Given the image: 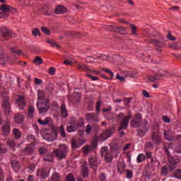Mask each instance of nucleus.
<instances>
[{
  "label": "nucleus",
  "mask_w": 181,
  "mask_h": 181,
  "mask_svg": "<svg viewBox=\"0 0 181 181\" xmlns=\"http://www.w3.org/2000/svg\"><path fill=\"white\" fill-rule=\"evenodd\" d=\"M66 36L69 37V39H77L81 36V33L80 32H74V31H69L66 33Z\"/></svg>",
  "instance_id": "nucleus-16"
},
{
  "label": "nucleus",
  "mask_w": 181,
  "mask_h": 181,
  "mask_svg": "<svg viewBox=\"0 0 181 181\" xmlns=\"http://www.w3.org/2000/svg\"><path fill=\"white\" fill-rule=\"evenodd\" d=\"M32 34L35 37H37V36H42L40 30H39L37 28H35L32 30Z\"/></svg>",
  "instance_id": "nucleus-43"
},
{
  "label": "nucleus",
  "mask_w": 181,
  "mask_h": 181,
  "mask_svg": "<svg viewBox=\"0 0 181 181\" xmlns=\"http://www.w3.org/2000/svg\"><path fill=\"white\" fill-rule=\"evenodd\" d=\"M37 122L40 123V125H49V124H52V119L49 117H47L45 120L39 119Z\"/></svg>",
  "instance_id": "nucleus-28"
},
{
  "label": "nucleus",
  "mask_w": 181,
  "mask_h": 181,
  "mask_svg": "<svg viewBox=\"0 0 181 181\" xmlns=\"http://www.w3.org/2000/svg\"><path fill=\"white\" fill-rule=\"evenodd\" d=\"M114 28H115L114 25H105L103 27L107 32H114Z\"/></svg>",
  "instance_id": "nucleus-58"
},
{
  "label": "nucleus",
  "mask_w": 181,
  "mask_h": 181,
  "mask_svg": "<svg viewBox=\"0 0 181 181\" xmlns=\"http://www.w3.org/2000/svg\"><path fill=\"white\" fill-rule=\"evenodd\" d=\"M11 53H13L14 54H18V56H22L23 54V52L21 49H17L16 48L11 47L10 49Z\"/></svg>",
  "instance_id": "nucleus-41"
},
{
  "label": "nucleus",
  "mask_w": 181,
  "mask_h": 181,
  "mask_svg": "<svg viewBox=\"0 0 181 181\" xmlns=\"http://www.w3.org/2000/svg\"><path fill=\"white\" fill-rule=\"evenodd\" d=\"M35 152V146L29 145L26 146L23 151L22 153L23 155H27L28 156L32 155Z\"/></svg>",
  "instance_id": "nucleus-14"
},
{
  "label": "nucleus",
  "mask_w": 181,
  "mask_h": 181,
  "mask_svg": "<svg viewBox=\"0 0 181 181\" xmlns=\"http://www.w3.org/2000/svg\"><path fill=\"white\" fill-rule=\"evenodd\" d=\"M128 119H123L119 124V131L128 128Z\"/></svg>",
  "instance_id": "nucleus-20"
},
{
  "label": "nucleus",
  "mask_w": 181,
  "mask_h": 181,
  "mask_svg": "<svg viewBox=\"0 0 181 181\" xmlns=\"http://www.w3.org/2000/svg\"><path fill=\"white\" fill-rule=\"evenodd\" d=\"M116 79L119 80L121 83H124L125 81V77L119 76V74L116 75Z\"/></svg>",
  "instance_id": "nucleus-62"
},
{
  "label": "nucleus",
  "mask_w": 181,
  "mask_h": 181,
  "mask_svg": "<svg viewBox=\"0 0 181 181\" xmlns=\"http://www.w3.org/2000/svg\"><path fill=\"white\" fill-rule=\"evenodd\" d=\"M33 63L35 64H38V66H40L43 63V59L39 56L35 57V59L33 60Z\"/></svg>",
  "instance_id": "nucleus-44"
},
{
  "label": "nucleus",
  "mask_w": 181,
  "mask_h": 181,
  "mask_svg": "<svg viewBox=\"0 0 181 181\" xmlns=\"http://www.w3.org/2000/svg\"><path fill=\"white\" fill-rule=\"evenodd\" d=\"M65 181H76V178L73 174L69 173L65 177Z\"/></svg>",
  "instance_id": "nucleus-46"
},
{
  "label": "nucleus",
  "mask_w": 181,
  "mask_h": 181,
  "mask_svg": "<svg viewBox=\"0 0 181 181\" xmlns=\"http://www.w3.org/2000/svg\"><path fill=\"white\" fill-rule=\"evenodd\" d=\"M10 163L11 165L12 168L15 172L18 173L19 170H21V164L19 163V161H18V158L16 156L13 155L11 160Z\"/></svg>",
  "instance_id": "nucleus-8"
},
{
  "label": "nucleus",
  "mask_w": 181,
  "mask_h": 181,
  "mask_svg": "<svg viewBox=\"0 0 181 181\" xmlns=\"http://www.w3.org/2000/svg\"><path fill=\"white\" fill-rule=\"evenodd\" d=\"M40 11H42L44 15L50 16L52 13H53V8H52V6L47 3H45L40 6Z\"/></svg>",
  "instance_id": "nucleus-9"
},
{
  "label": "nucleus",
  "mask_w": 181,
  "mask_h": 181,
  "mask_svg": "<svg viewBox=\"0 0 181 181\" xmlns=\"http://www.w3.org/2000/svg\"><path fill=\"white\" fill-rule=\"evenodd\" d=\"M88 163L91 168H93V166H97V158L90 157L88 160Z\"/></svg>",
  "instance_id": "nucleus-38"
},
{
  "label": "nucleus",
  "mask_w": 181,
  "mask_h": 181,
  "mask_svg": "<svg viewBox=\"0 0 181 181\" xmlns=\"http://www.w3.org/2000/svg\"><path fill=\"white\" fill-rule=\"evenodd\" d=\"M164 139H166V141H169V142H172V141H176V136L173 135H169L168 134L167 131L164 132Z\"/></svg>",
  "instance_id": "nucleus-24"
},
{
  "label": "nucleus",
  "mask_w": 181,
  "mask_h": 181,
  "mask_svg": "<svg viewBox=\"0 0 181 181\" xmlns=\"http://www.w3.org/2000/svg\"><path fill=\"white\" fill-rule=\"evenodd\" d=\"M147 132H148V127H144L143 129H139L137 130V134L139 136H141V138H142V136H145Z\"/></svg>",
  "instance_id": "nucleus-27"
},
{
  "label": "nucleus",
  "mask_w": 181,
  "mask_h": 181,
  "mask_svg": "<svg viewBox=\"0 0 181 181\" xmlns=\"http://www.w3.org/2000/svg\"><path fill=\"white\" fill-rule=\"evenodd\" d=\"M0 61L2 62V65L5 66V63L11 62V58L9 57L4 54V53L0 52Z\"/></svg>",
  "instance_id": "nucleus-22"
},
{
  "label": "nucleus",
  "mask_w": 181,
  "mask_h": 181,
  "mask_svg": "<svg viewBox=\"0 0 181 181\" xmlns=\"http://www.w3.org/2000/svg\"><path fill=\"white\" fill-rule=\"evenodd\" d=\"M16 101L18 105H23V106L26 105V103H25V97H23V95H19Z\"/></svg>",
  "instance_id": "nucleus-35"
},
{
  "label": "nucleus",
  "mask_w": 181,
  "mask_h": 181,
  "mask_svg": "<svg viewBox=\"0 0 181 181\" xmlns=\"http://www.w3.org/2000/svg\"><path fill=\"white\" fill-rule=\"evenodd\" d=\"M158 36H160L159 38L151 39L147 42V43H151L152 45H154L157 52H159V53H162V48L166 46V44H165V42H166V40H165V37H163V36L160 35L159 34Z\"/></svg>",
  "instance_id": "nucleus-4"
},
{
  "label": "nucleus",
  "mask_w": 181,
  "mask_h": 181,
  "mask_svg": "<svg viewBox=\"0 0 181 181\" xmlns=\"http://www.w3.org/2000/svg\"><path fill=\"white\" fill-rule=\"evenodd\" d=\"M14 120L17 124H22V122H23L24 118L22 115L16 114L14 117Z\"/></svg>",
  "instance_id": "nucleus-30"
},
{
  "label": "nucleus",
  "mask_w": 181,
  "mask_h": 181,
  "mask_svg": "<svg viewBox=\"0 0 181 181\" xmlns=\"http://www.w3.org/2000/svg\"><path fill=\"white\" fill-rule=\"evenodd\" d=\"M59 134L63 136V138H66V132L64 131V126H61L59 127Z\"/></svg>",
  "instance_id": "nucleus-61"
},
{
  "label": "nucleus",
  "mask_w": 181,
  "mask_h": 181,
  "mask_svg": "<svg viewBox=\"0 0 181 181\" xmlns=\"http://www.w3.org/2000/svg\"><path fill=\"white\" fill-rule=\"evenodd\" d=\"M7 145H8L10 148H15V146H16V143H15V140L13 139H8L7 140Z\"/></svg>",
  "instance_id": "nucleus-50"
},
{
  "label": "nucleus",
  "mask_w": 181,
  "mask_h": 181,
  "mask_svg": "<svg viewBox=\"0 0 181 181\" xmlns=\"http://www.w3.org/2000/svg\"><path fill=\"white\" fill-rule=\"evenodd\" d=\"M49 171L47 170H42L40 173V176L42 179H46V177H49Z\"/></svg>",
  "instance_id": "nucleus-42"
},
{
  "label": "nucleus",
  "mask_w": 181,
  "mask_h": 181,
  "mask_svg": "<svg viewBox=\"0 0 181 181\" xmlns=\"http://www.w3.org/2000/svg\"><path fill=\"white\" fill-rule=\"evenodd\" d=\"M46 42L48 43L49 45H51V46L52 47H57V49H60V47H62V46L59 45V44H57V42H56L53 40H47Z\"/></svg>",
  "instance_id": "nucleus-39"
},
{
  "label": "nucleus",
  "mask_w": 181,
  "mask_h": 181,
  "mask_svg": "<svg viewBox=\"0 0 181 181\" xmlns=\"http://www.w3.org/2000/svg\"><path fill=\"white\" fill-rule=\"evenodd\" d=\"M134 176V173L131 170H126V177L127 179H131Z\"/></svg>",
  "instance_id": "nucleus-60"
},
{
  "label": "nucleus",
  "mask_w": 181,
  "mask_h": 181,
  "mask_svg": "<svg viewBox=\"0 0 181 181\" xmlns=\"http://www.w3.org/2000/svg\"><path fill=\"white\" fill-rule=\"evenodd\" d=\"M173 175L174 177H176V179H181V169L178 168L175 170Z\"/></svg>",
  "instance_id": "nucleus-45"
},
{
  "label": "nucleus",
  "mask_w": 181,
  "mask_h": 181,
  "mask_svg": "<svg viewBox=\"0 0 181 181\" xmlns=\"http://www.w3.org/2000/svg\"><path fill=\"white\" fill-rule=\"evenodd\" d=\"M37 108L40 114H45V112H47V111H49L50 104H49V101L47 100L37 101Z\"/></svg>",
  "instance_id": "nucleus-6"
},
{
  "label": "nucleus",
  "mask_w": 181,
  "mask_h": 181,
  "mask_svg": "<svg viewBox=\"0 0 181 181\" xmlns=\"http://www.w3.org/2000/svg\"><path fill=\"white\" fill-rule=\"evenodd\" d=\"M61 115L63 118H67L69 117V112H67V109L66 108V104L62 103L60 107Z\"/></svg>",
  "instance_id": "nucleus-17"
},
{
  "label": "nucleus",
  "mask_w": 181,
  "mask_h": 181,
  "mask_svg": "<svg viewBox=\"0 0 181 181\" xmlns=\"http://www.w3.org/2000/svg\"><path fill=\"white\" fill-rule=\"evenodd\" d=\"M80 146H81V144H80L79 143L76 142V141L74 140L71 142L72 149H78V148H80Z\"/></svg>",
  "instance_id": "nucleus-54"
},
{
  "label": "nucleus",
  "mask_w": 181,
  "mask_h": 181,
  "mask_svg": "<svg viewBox=\"0 0 181 181\" xmlns=\"http://www.w3.org/2000/svg\"><path fill=\"white\" fill-rule=\"evenodd\" d=\"M146 159V156L144 153H141L137 157V161L139 163H141V162H144Z\"/></svg>",
  "instance_id": "nucleus-48"
},
{
  "label": "nucleus",
  "mask_w": 181,
  "mask_h": 181,
  "mask_svg": "<svg viewBox=\"0 0 181 181\" xmlns=\"http://www.w3.org/2000/svg\"><path fill=\"white\" fill-rule=\"evenodd\" d=\"M163 151L167 156V166L169 168V170L170 173L173 172L175 169H176L177 165L180 163L181 159L179 157H173L170 154V151H169V148L164 146Z\"/></svg>",
  "instance_id": "nucleus-1"
},
{
  "label": "nucleus",
  "mask_w": 181,
  "mask_h": 181,
  "mask_svg": "<svg viewBox=\"0 0 181 181\" xmlns=\"http://www.w3.org/2000/svg\"><path fill=\"white\" fill-rule=\"evenodd\" d=\"M52 153L55 155L58 160H63L67 157V153H69V146L66 144H60L59 148L54 149Z\"/></svg>",
  "instance_id": "nucleus-2"
},
{
  "label": "nucleus",
  "mask_w": 181,
  "mask_h": 181,
  "mask_svg": "<svg viewBox=\"0 0 181 181\" xmlns=\"http://www.w3.org/2000/svg\"><path fill=\"white\" fill-rule=\"evenodd\" d=\"M115 127H112L106 130H104L99 136L98 139L101 141V142H104V141H107L108 138H111L112 135H114V132H115Z\"/></svg>",
  "instance_id": "nucleus-5"
},
{
  "label": "nucleus",
  "mask_w": 181,
  "mask_h": 181,
  "mask_svg": "<svg viewBox=\"0 0 181 181\" xmlns=\"http://www.w3.org/2000/svg\"><path fill=\"white\" fill-rule=\"evenodd\" d=\"M47 150L46 149V147L45 146H41L39 148V153L42 156V155H45L46 153V151Z\"/></svg>",
  "instance_id": "nucleus-59"
},
{
  "label": "nucleus",
  "mask_w": 181,
  "mask_h": 181,
  "mask_svg": "<svg viewBox=\"0 0 181 181\" xmlns=\"http://www.w3.org/2000/svg\"><path fill=\"white\" fill-rule=\"evenodd\" d=\"M0 40L1 42H5V40H8L9 37H12L13 35V32L8 30L6 28H1L0 29Z\"/></svg>",
  "instance_id": "nucleus-7"
},
{
  "label": "nucleus",
  "mask_w": 181,
  "mask_h": 181,
  "mask_svg": "<svg viewBox=\"0 0 181 181\" xmlns=\"http://www.w3.org/2000/svg\"><path fill=\"white\" fill-rule=\"evenodd\" d=\"M92 148L95 149L97 148V146H98V140L97 139V138H95L93 139L92 141V144L90 145Z\"/></svg>",
  "instance_id": "nucleus-51"
},
{
  "label": "nucleus",
  "mask_w": 181,
  "mask_h": 181,
  "mask_svg": "<svg viewBox=\"0 0 181 181\" xmlns=\"http://www.w3.org/2000/svg\"><path fill=\"white\" fill-rule=\"evenodd\" d=\"M93 151H94V148H93V147L90 146V145H87L83 147V153L85 155H88V153L93 152Z\"/></svg>",
  "instance_id": "nucleus-33"
},
{
  "label": "nucleus",
  "mask_w": 181,
  "mask_h": 181,
  "mask_svg": "<svg viewBox=\"0 0 181 181\" xmlns=\"http://www.w3.org/2000/svg\"><path fill=\"white\" fill-rule=\"evenodd\" d=\"M82 175L84 179L88 177V167L86 165L82 166Z\"/></svg>",
  "instance_id": "nucleus-36"
},
{
  "label": "nucleus",
  "mask_w": 181,
  "mask_h": 181,
  "mask_svg": "<svg viewBox=\"0 0 181 181\" xmlns=\"http://www.w3.org/2000/svg\"><path fill=\"white\" fill-rule=\"evenodd\" d=\"M49 74L51 76L54 75V73H56V68L54 67H50L48 71Z\"/></svg>",
  "instance_id": "nucleus-64"
},
{
  "label": "nucleus",
  "mask_w": 181,
  "mask_h": 181,
  "mask_svg": "<svg viewBox=\"0 0 181 181\" xmlns=\"http://www.w3.org/2000/svg\"><path fill=\"white\" fill-rule=\"evenodd\" d=\"M67 12V8L63 6H59L55 8V13L61 14L66 13Z\"/></svg>",
  "instance_id": "nucleus-23"
},
{
  "label": "nucleus",
  "mask_w": 181,
  "mask_h": 181,
  "mask_svg": "<svg viewBox=\"0 0 181 181\" xmlns=\"http://www.w3.org/2000/svg\"><path fill=\"white\" fill-rule=\"evenodd\" d=\"M35 114V107L30 106L28 108V117H32Z\"/></svg>",
  "instance_id": "nucleus-57"
},
{
  "label": "nucleus",
  "mask_w": 181,
  "mask_h": 181,
  "mask_svg": "<svg viewBox=\"0 0 181 181\" xmlns=\"http://www.w3.org/2000/svg\"><path fill=\"white\" fill-rule=\"evenodd\" d=\"M169 172H170V170H169L168 165H164L161 168V175H163V176H168Z\"/></svg>",
  "instance_id": "nucleus-32"
},
{
  "label": "nucleus",
  "mask_w": 181,
  "mask_h": 181,
  "mask_svg": "<svg viewBox=\"0 0 181 181\" xmlns=\"http://www.w3.org/2000/svg\"><path fill=\"white\" fill-rule=\"evenodd\" d=\"M0 100H1V109L6 114L11 112V103H9V96L5 92L0 93Z\"/></svg>",
  "instance_id": "nucleus-3"
},
{
  "label": "nucleus",
  "mask_w": 181,
  "mask_h": 181,
  "mask_svg": "<svg viewBox=\"0 0 181 181\" xmlns=\"http://www.w3.org/2000/svg\"><path fill=\"white\" fill-rule=\"evenodd\" d=\"M91 131L93 133L98 132V131H100V126H98V124H93L92 125L88 124L86 129L87 135H90V134H91Z\"/></svg>",
  "instance_id": "nucleus-10"
},
{
  "label": "nucleus",
  "mask_w": 181,
  "mask_h": 181,
  "mask_svg": "<svg viewBox=\"0 0 181 181\" xmlns=\"http://www.w3.org/2000/svg\"><path fill=\"white\" fill-rule=\"evenodd\" d=\"M132 100V98H124L123 101L125 103V107L127 108H129V103H131Z\"/></svg>",
  "instance_id": "nucleus-53"
},
{
  "label": "nucleus",
  "mask_w": 181,
  "mask_h": 181,
  "mask_svg": "<svg viewBox=\"0 0 181 181\" xmlns=\"http://www.w3.org/2000/svg\"><path fill=\"white\" fill-rule=\"evenodd\" d=\"M112 155H111V153H106L105 155V159L107 162V163H111V162H112Z\"/></svg>",
  "instance_id": "nucleus-40"
},
{
  "label": "nucleus",
  "mask_w": 181,
  "mask_h": 181,
  "mask_svg": "<svg viewBox=\"0 0 181 181\" xmlns=\"http://www.w3.org/2000/svg\"><path fill=\"white\" fill-rule=\"evenodd\" d=\"M86 121L88 122H98V116L95 113H86L85 115Z\"/></svg>",
  "instance_id": "nucleus-12"
},
{
  "label": "nucleus",
  "mask_w": 181,
  "mask_h": 181,
  "mask_svg": "<svg viewBox=\"0 0 181 181\" xmlns=\"http://www.w3.org/2000/svg\"><path fill=\"white\" fill-rule=\"evenodd\" d=\"M156 75V78L158 80H162L163 77H165V74H155Z\"/></svg>",
  "instance_id": "nucleus-63"
},
{
  "label": "nucleus",
  "mask_w": 181,
  "mask_h": 181,
  "mask_svg": "<svg viewBox=\"0 0 181 181\" xmlns=\"http://www.w3.org/2000/svg\"><path fill=\"white\" fill-rule=\"evenodd\" d=\"M169 47L173 49L174 50H179V45L177 42H173L168 45Z\"/></svg>",
  "instance_id": "nucleus-56"
},
{
  "label": "nucleus",
  "mask_w": 181,
  "mask_h": 181,
  "mask_svg": "<svg viewBox=\"0 0 181 181\" xmlns=\"http://www.w3.org/2000/svg\"><path fill=\"white\" fill-rule=\"evenodd\" d=\"M127 28L124 27H117L114 28V33H119V35H127Z\"/></svg>",
  "instance_id": "nucleus-18"
},
{
  "label": "nucleus",
  "mask_w": 181,
  "mask_h": 181,
  "mask_svg": "<svg viewBox=\"0 0 181 181\" xmlns=\"http://www.w3.org/2000/svg\"><path fill=\"white\" fill-rule=\"evenodd\" d=\"M38 101H47L46 99H45V93H43L42 90H39Z\"/></svg>",
  "instance_id": "nucleus-47"
},
{
  "label": "nucleus",
  "mask_w": 181,
  "mask_h": 181,
  "mask_svg": "<svg viewBox=\"0 0 181 181\" xmlns=\"http://www.w3.org/2000/svg\"><path fill=\"white\" fill-rule=\"evenodd\" d=\"M41 30L42 32H43V33H45V35H47V36H49L50 33H52V31H50V30H49L46 27H41Z\"/></svg>",
  "instance_id": "nucleus-55"
},
{
  "label": "nucleus",
  "mask_w": 181,
  "mask_h": 181,
  "mask_svg": "<svg viewBox=\"0 0 181 181\" xmlns=\"http://www.w3.org/2000/svg\"><path fill=\"white\" fill-rule=\"evenodd\" d=\"M78 69H81V70H83V71H86L87 73H91V69L87 67V64H79L78 65Z\"/></svg>",
  "instance_id": "nucleus-29"
},
{
  "label": "nucleus",
  "mask_w": 181,
  "mask_h": 181,
  "mask_svg": "<svg viewBox=\"0 0 181 181\" xmlns=\"http://www.w3.org/2000/svg\"><path fill=\"white\" fill-rule=\"evenodd\" d=\"M130 28L132 29V35L134 36L138 35V33H136V25L130 24Z\"/></svg>",
  "instance_id": "nucleus-49"
},
{
  "label": "nucleus",
  "mask_w": 181,
  "mask_h": 181,
  "mask_svg": "<svg viewBox=\"0 0 181 181\" xmlns=\"http://www.w3.org/2000/svg\"><path fill=\"white\" fill-rule=\"evenodd\" d=\"M43 160L45 162H54V158L53 156V153L51 154L46 155L45 156L43 157Z\"/></svg>",
  "instance_id": "nucleus-31"
},
{
  "label": "nucleus",
  "mask_w": 181,
  "mask_h": 181,
  "mask_svg": "<svg viewBox=\"0 0 181 181\" xmlns=\"http://www.w3.org/2000/svg\"><path fill=\"white\" fill-rule=\"evenodd\" d=\"M102 70H103V71H105L106 73H108V74H110V76H111V77L109 78L108 80H112V77H114V73L112 71H111L107 68H103V69H102Z\"/></svg>",
  "instance_id": "nucleus-52"
},
{
  "label": "nucleus",
  "mask_w": 181,
  "mask_h": 181,
  "mask_svg": "<svg viewBox=\"0 0 181 181\" xmlns=\"http://www.w3.org/2000/svg\"><path fill=\"white\" fill-rule=\"evenodd\" d=\"M27 141L30 143V145L35 146L37 143L36 142V138H35V136L30 134L27 136Z\"/></svg>",
  "instance_id": "nucleus-26"
},
{
  "label": "nucleus",
  "mask_w": 181,
  "mask_h": 181,
  "mask_svg": "<svg viewBox=\"0 0 181 181\" xmlns=\"http://www.w3.org/2000/svg\"><path fill=\"white\" fill-rule=\"evenodd\" d=\"M135 119L136 122H135V120H132V125H134V124H138V122H141V121H142V115L141 113L136 114Z\"/></svg>",
  "instance_id": "nucleus-37"
},
{
  "label": "nucleus",
  "mask_w": 181,
  "mask_h": 181,
  "mask_svg": "<svg viewBox=\"0 0 181 181\" xmlns=\"http://www.w3.org/2000/svg\"><path fill=\"white\" fill-rule=\"evenodd\" d=\"M2 134L4 136H8L11 133V123L6 122L1 127Z\"/></svg>",
  "instance_id": "nucleus-11"
},
{
  "label": "nucleus",
  "mask_w": 181,
  "mask_h": 181,
  "mask_svg": "<svg viewBox=\"0 0 181 181\" xmlns=\"http://www.w3.org/2000/svg\"><path fill=\"white\" fill-rule=\"evenodd\" d=\"M151 139L156 145H160V142H162V137L155 132H153L151 134Z\"/></svg>",
  "instance_id": "nucleus-13"
},
{
  "label": "nucleus",
  "mask_w": 181,
  "mask_h": 181,
  "mask_svg": "<svg viewBox=\"0 0 181 181\" xmlns=\"http://www.w3.org/2000/svg\"><path fill=\"white\" fill-rule=\"evenodd\" d=\"M13 135L15 138V139L18 140V139H21V136H22V132L21 131H19L18 129H13Z\"/></svg>",
  "instance_id": "nucleus-25"
},
{
  "label": "nucleus",
  "mask_w": 181,
  "mask_h": 181,
  "mask_svg": "<svg viewBox=\"0 0 181 181\" xmlns=\"http://www.w3.org/2000/svg\"><path fill=\"white\" fill-rule=\"evenodd\" d=\"M0 11L4 13H9V11H11V6L3 4L0 6Z\"/></svg>",
  "instance_id": "nucleus-21"
},
{
  "label": "nucleus",
  "mask_w": 181,
  "mask_h": 181,
  "mask_svg": "<svg viewBox=\"0 0 181 181\" xmlns=\"http://www.w3.org/2000/svg\"><path fill=\"white\" fill-rule=\"evenodd\" d=\"M66 130L68 132H76L77 131V127L74 120L67 124Z\"/></svg>",
  "instance_id": "nucleus-15"
},
{
  "label": "nucleus",
  "mask_w": 181,
  "mask_h": 181,
  "mask_svg": "<svg viewBox=\"0 0 181 181\" xmlns=\"http://www.w3.org/2000/svg\"><path fill=\"white\" fill-rule=\"evenodd\" d=\"M49 181H61L60 180V174H59L58 173H54L50 179Z\"/></svg>",
  "instance_id": "nucleus-34"
},
{
  "label": "nucleus",
  "mask_w": 181,
  "mask_h": 181,
  "mask_svg": "<svg viewBox=\"0 0 181 181\" xmlns=\"http://www.w3.org/2000/svg\"><path fill=\"white\" fill-rule=\"evenodd\" d=\"M119 149V144L118 141H115L110 144V151L112 153L118 152Z\"/></svg>",
  "instance_id": "nucleus-19"
}]
</instances>
